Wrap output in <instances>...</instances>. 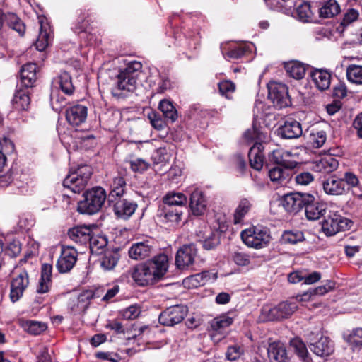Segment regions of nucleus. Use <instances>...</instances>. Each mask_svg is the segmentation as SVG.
<instances>
[{"label": "nucleus", "mask_w": 362, "mask_h": 362, "mask_svg": "<svg viewBox=\"0 0 362 362\" xmlns=\"http://www.w3.org/2000/svg\"><path fill=\"white\" fill-rule=\"evenodd\" d=\"M168 267V256L160 254L150 260L136 264L132 270V277L140 286L153 285L163 278Z\"/></svg>", "instance_id": "1"}, {"label": "nucleus", "mask_w": 362, "mask_h": 362, "mask_svg": "<svg viewBox=\"0 0 362 362\" xmlns=\"http://www.w3.org/2000/svg\"><path fill=\"white\" fill-rule=\"evenodd\" d=\"M84 199L78 204V211L81 214H93L98 212L106 199L105 190L100 187H93L86 192Z\"/></svg>", "instance_id": "2"}, {"label": "nucleus", "mask_w": 362, "mask_h": 362, "mask_svg": "<svg viewBox=\"0 0 362 362\" xmlns=\"http://www.w3.org/2000/svg\"><path fill=\"white\" fill-rule=\"evenodd\" d=\"M93 173L90 166H79L76 170L70 172L63 181V185L74 193H79L86 187Z\"/></svg>", "instance_id": "3"}, {"label": "nucleus", "mask_w": 362, "mask_h": 362, "mask_svg": "<svg viewBox=\"0 0 362 362\" xmlns=\"http://www.w3.org/2000/svg\"><path fill=\"white\" fill-rule=\"evenodd\" d=\"M240 236L248 247L254 248L265 247L271 240L269 229L261 226H253L243 230Z\"/></svg>", "instance_id": "4"}, {"label": "nucleus", "mask_w": 362, "mask_h": 362, "mask_svg": "<svg viewBox=\"0 0 362 362\" xmlns=\"http://www.w3.org/2000/svg\"><path fill=\"white\" fill-rule=\"evenodd\" d=\"M267 87L268 98L276 108L281 109L291 104L288 88L285 84L270 82Z\"/></svg>", "instance_id": "5"}, {"label": "nucleus", "mask_w": 362, "mask_h": 362, "mask_svg": "<svg viewBox=\"0 0 362 362\" xmlns=\"http://www.w3.org/2000/svg\"><path fill=\"white\" fill-rule=\"evenodd\" d=\"M233 322V318L227 315L217 316L211 320L209 329L211 340L214 343H218L224 339L228 333V328Z\"/></svg>", "instance_id": "6"}, {"label": "nucleus", "mask_w": 362, "mask_h": 362, "mask_svg": "<svg viewBox=\"0 0 362 362\" xmlns=\"http://www.w3.org/2000/svg\"><path fill=\"white\" fill-rule=\"evenodd\" d=\"M187 313V308L182 305L169 307L159 315V322L165 326H174L183 320Z\"/></svg>", "instance_id": "7"}, {"label": "nucleus", "mask_w": 362, "mask_h": 362, "mask_svg": "<svg viewBox=\"0 0 362 362\" xmlns=\"http://www.w3.org/2000/svg\"><path fill=\"white\" fill-rule=\"evenodd\" d=\"M270 160L286 169H293L298 164V156L291 151L278 148L270 155Z\"/></svg>", "instance_id": "8"}, {"label": "nucleus", "mask_w": 362, "mask_h": 362, "mask_svg": "<svg viewBox=\"0 0 362 362\" xmlns=\"http://www.w3.org/2000/svg\"><path fill=\"white\" fill-rule=\"evenodd\" d=\"M308 194L303 192L287 194L283 197L281 205L286 211L296 214L304 207Z\"/></svg>", "instance_id": "9"}, {"label": "nucleus", "mask_w": 362, "mask_h": 362, "mask_svg": "<svg viewBox=\"0 0 362 362\" xmlns=\"http://www.w3.org/2000/svg\"><path fill=\"white\" fill-rule=\"evenodd\" d=\"M197 256V250L194 245H185L180 247L176 253L175 264L177 268L183 269L193 264Z\"/></svg>", "instance_id": "10"}, {"label": "nucleus", "mask_w": 362, "mask_h": 362, "mask_svg": "<svg viewBox=\"0 0 362 362\" xmlns=\"http://www.w3.org/2000/svg\"><path fill=\"white\" fill-rule=\"evenodd\" d=\"M142 69V64L137 61H132L127 64V66L120 70L121 80L127 79L125 84L129 91H134L136 87L137 77Z\"/></svg>", "instance_id": "11"}, {"label": "nucleus", "mask_w": 362, "mask_h": 362, "mask_svg": "<svg viewBox=\"0 0 362 362\" xmlns=\"http://www.w3.org/2000/svg\"><path fill=\"white\" fill-rule=\"evenodd\" d=\"M77 251L73 247H62L61 255L57 262V268L60 273L69 272L77 260Z\"/></svg>", "instance_id": "12"}, {"label": "nucleus", "mask_w": 362, "mask_h": 362, "mask_svg": "<svg viewBox=\"0 0 362 362\" xmlns=\"http://www.w3.org/2000/svg\"><path fill=\"white\" fill-rule=\"evenodd\" d=\"M306 200L308 202L306 201L303 208L307 219L316 221L325 215L327 210L325 204L317 201L311 194H308Z\"/></svg>", "instance_id": "13"}, {"label": "nucleus", "mask_w": 362, "mask_h": 362, "mask_svg": "<svg viewBox=\"0 0 362 362\" xmlns=\"http://www.w3.org/2000/svg\"><path fill=\"white\" fill-rule=\"evenodd\" d=\"M29 284L28 274L26 271H22L11 283L10 298L13 303L17 302L23 294Z\"/></svg>", "instance_id": "14"}, {"label": "nucleus", "mask_w": 362, "mask_h": 362, "mask_svg": "<svg viewBox=\"0 0 362 362\" xmlns=\"http://www.w3.org/2000/svg\"><path fill=\"white\" fill-rule=\"evenodd\" d=\"M87 115V107L81 104L73 105L66 110V119L69 124L74 127L85 123Z\"/></svg>", "instance_id": "15"}, {"label": "nucleus", "mask_w": 362, "mask_h": 362, "mask_svg": "<svg viewBox=\"0 0 362 362\" xmlns=\"http://www.w3.org/2000/svg\"><path fill=\"white\" fill-rule=\"evenodd\" d=\"M322 189L325 194L330 196H341L346 194L343 180L333 175L322 182Z\"/></svg>", "instance_id": "16"}, {"label": "nucleus", "mask_w": 362, "mask_h": 362, "mask_svg": "<svg viewBox=\"0 0 362 362\" xmlns=\"http://www.w3.org/2000/svg\"><path fill=\"white\" fill-rule=\"evenodd\" d=\"M137 204L124 199H119L114 204V212L120 218L127 219L135 211Z\"/></svg>", "instance_id": "17"}, {"label": "nucleus", "mask_w": 362, "mask_h": 362, "mask_svg": "<svg viewBox=\"0 0 362 362\" xmlns=\"http://www.w3.org/2000/svg\"><path fill=\"white\" fill-rule=\"evenodd\" d=\"M267 354L271 360L276 362H290L285 345L280 341L269 344Z\"/></svg>", "instance_id": "18"}, {"label": "nucleus", "mask_w": 362, "mask_h": 362, "mask_svg": "<svg viewBox=\"0 0 362 362\" xmlns=\"http://www.w3.org/2000/svg\"><path fill=\"white\" fill-rule=\"evenodd\" d=\"M153 252L149 241L139 242L134 244L129 250V257L134 259H143L149 257Z\"/></svg>", "instance_id": "19"}, {"label": "nucleus", "mask_w": 362, "mask_h": 362, "mask_svg": "<svg viewBox=\"0 0 362 362\" xmlns=\"http://www.w3.org/2000/svg\"><path fill=\"white\" fill-rule=\"evenodd\" d=\"M92 233L89 227L78 226L69 230L68 235L71 240L81 245H86L90 241Z\"/></svg>", "instance_id": "20"}, {"label": "nucleus", "mask_w": 362, "mask_h": 362, "mask_svg": "<svg viewBox=\"0 0 362 362\" xmlns=\"http://www.w3.org/2000/svg\"><path fill=\"white\" fill-rule=\"evenodd\" d=\"M301 124L298 121L289 119L279 129V134L285 139H295L302 135Z\"/></svg>", "instance_id": "21"}, {"label": "nucleus", "mask_w": 362, "mask_h": 362, "mask_svg": "<svg viewBox=\"0 0 362 362\" xmlns=\"http://www.w3.org/2000/svg\"><path fill=\"white\" fill-rule=\"evenodd\" d=\"M262 149V144L256 141L248 153L250 166L257 170H260L263 167L264 156Z\"/></svg>", "instance_id": "22"}, {"label": "nucleus", "mask_w": 362, "mask_h": 362, "mask_svg": "<svg viewBox=\"0 0 362 362\" xmlns=\"http://www.w3.org/2000/svg\"><path fill=\"white\" fill-rule=\"evenodd\" d=\"M311 351L319 356H327L334 351V344L327 337H322L310 346Z\"/></svg>", "instance_id": "23"}, {"label": "nucleus", "mask_w": 362, "mask_h": 362, "mask_svg": "<svg viewBox=\"0 0 362 362\" xmlns=\"http://www.w3.org/2000/svg\"><path fill=\"white\" fill-rule=\"evenodd\" d=\"M338 166V160L330 156H327L313 162L312 168L316 172L329 173L334 171Z\"/></svg>", "instance_id": "24"}, {"label": "nucleus", "mask_w": 362, "mask_h": 362, "mask_svg": "<svg viewBox=\"0 0 362 362\" xmlns=\"http://www.w3.org/2000/svg\"><path fill=\"white\" fill-rule=\"evenodd\" d=\"M335 287V282L332 280H327L324 285L317 286L314 289H310L302 295L296 297L297 301L302 302L309 300L313 296H323L332 291Z\"/></svg>", "instance_id": "25"}, {"label": "nucleus", "mask_w": 362, "mask_h": 362, "mask_svg": "<svg viewBox=\"0 0 362 362\" xmlns=\"http://www.w3.org/2000/svg\"><path fill=\"white\" fill-rule=\"evenodd\" d=\"M189 206L192 212L195 216H201L206 210V201L203 193L199 190H194L190 197Z\"/></svg>", "instance_id": "26"}, {"label": "nucleus", "mask_w": 362, "mask_h": 362, "mask_svg": "<svg viewBox=\"0 0 362 362\" xmlns=\"http://www.w3.org/2000/svg\"><path fill=\"white\" fill-rule=\"evenodd\" d=\"M37 64L28 63L25 64L21 70V83L25 88L33 87L36 81Z\"/></svg>", "instance_id": "27"}, {"label": "nucleus", "mask_w": 362, "mask_h": 362, "mask_svg": "<svg viewBox=\"0 0 362 362\" xmlns=\"http://www.w3.org/2000/svg\"><path fill=\"white\" fill-rule=\"evenodd\" d=\"M312 81L320 90H327L331 83V74L326 70L315 69L310 74Z\"/></svg>", "instance_id": "28"}, {"label": "nucleus", "mask_w": 362, "mask_h": 362, "mask_svg": "<svg viewBox=\"0 0 362 362\" xmlns=\"http://www.w3.org/2000/svg\"><path fill=\"white\" fill-rule=\"evenodd\" d=\"M13 108L18 111H26L30 105V98L28 89L17 90L12 99Z\"/></svg>", "instance_id": "29"}, {"label": "nucleus", "mask_w": 362, "mask_h": 362, "mask_svg": "<svg viewBox=\"0 0 362 362\" xmlns=\"http://www.w3.org/2000/svg\"><path fill=\"white\" fill-rule=\"evenodd\" d=\"M340 11V6L336 0H327L318 9L319 16L322 18H333Z\"/></svg>", "instance_id": "30"}, {"label": "nucleus", "mask_w": 362, "mask_h": 362, "mask_svg": "<svg viewBox=\"0 0 362 362\" xmlns=\"http://www.w3.org/2000/svg\"><path fill=\"white\" fill-rule=\"evenodd\" d=\"M270 180L277 185H284L289 180L290 174L286 169L279 166L271 168L268 172Z\"/></svg>", "instance_id": "31"}, {"label": "nucleus", "mask_w": 362, "mask_h": 362, "mask_svg": "<svg viewBox=\"0 0 362 362\" xmlns=\"http://www.w3.org/2000/svg\"><path fill=\"white\" fill-rule=\"evenodd\" d=\"M182 213L177 209L163 206L159 210L158 216L164 223H177L181 219Z\"/></svg>", "instance_id": "32"}, {"label": "nucleus", "mask_w": 362, "mask_h": 362, "mask_svg": "<svg viewBox=\"0 0 362 362\" xmlns=\"http://www.w3.org/2000/svg\"><path fill=\"white\" fill-rule=\"evenodd\" d=\"M209 279V272H204L202 273L192 275L183 280L185 287L188 288H194L204 285Z\"/></svg>", "instance_id": "33"}, {"label": "nucleus", "mask_w": 362, "mask_h": 362, "mask_svg": "<svg viewBox=\"0 0 362 362\" xmlns=\"http://www.w3.org/2000/svg\"><path fill=\"white\" fill-rule=\"evenodd\" d=\"M119 260V254L113 251H106L100 259V264L104 271L112 270Z\"/></svg>", "instance_id": "34"}, {"label": "nucleus", "mask_w": 362, "mask_h": 362, "mask_svg": "<svg viewBox=\"0 0 362 362\" xmlns=\"http://www.w3.org/2000/svg\"><path fill=\"white\" fill-rule=\"evenodd\" d=\"M288 75L296 79H301L305 74V67L303 64L298 61H293L285 65Z\"/></svg>", "instance_id": "35"}, {"label": "nucleus", "mask_w": 362, "mask_h": 362, "mask_svg": "<svg viewBox=\"0 0 362 362\" xmlns=\"http://www.w3.org/2000/svg\"><path fill=\"white\" fill-rule=\"evenodd\" d=\"M347 80L356 85H362V66L350 64L346 70Z\"/></svg>", "instance_id": "36"}, {"label": "nucleus", "mask_w": 362, "mask_h": 362, "mask_svg": "<svg viewBox=\"0 0 362 362\" xmlns=\"http://www.w3.org/2000/svg\"><path fill=\"white\" fill-rule=\"evenodd\" d=\"M159 110L165 119L174 122L177 119V112L173 103L168 100H162L159 103Z\"/></svg>", "instance_id": "37"}, {"label": "nucleus", "mask_w": 362, "mask_h": 362, "mask_svg": "<svg viewBox=\"0 0 362 362\" xmlns=\"http://www.w3.org/2000/svg\"><path fill=\"white\" fill-rule=\"evenodd\" d=\"M252 206V204L249 199L246 198L240 199L234 213V223L235 224L241 223L245 216L251 209Z\"/></svg>", "instance_id": "38"}, {"label": "nucleus", "mask_w": 362, "mask_h": 362, "mask_svg": "<svg viewBox=\"0 0 362 362\" xmlns=\"http://www.w3.org/2000/svg\"><path fill=\"white\" fill-rule=\"evenodd\" d=\"M90 250L93 254H100L101 250L104 249L107 245V240L104 235H91L90 236V241L88 244Z\"/></svg>", "instance_id": "39"}, {"label": "nucleus", "mask_w": 362, "mask_h": 362, "mask_svg": "<svg viewBox=\"0 0 362 362\" xmlns=\"http://www.w3.org/2000/svg\"><path fill=\"white\" fill-rule=\"evenodd\" d=\"M125 187L126 182L124 178L122 175H117L113 178L110 184V197L115 196L120 197L124 193Z\"/></svg>", "instance_id": "40"}, {"label": "nucleus", "mask_w": 362, "mask_h": 362, "mask_svg": "<svg viewBox=\"0 0 362 362\" xmlns=\"http://www.w3.org/2000/svg\"><path fill=\"white\" fill-rule=\"evenodd\" d=\"M337 214L325 219L322 223V230L327 236H332L339 232Z\"/></svg>", "instance_id": "41"}, {"label": "nucleus", "mask_w": 362, "mask_h": 362, "mask_svg": "<svg viewBox=\"0 0 362 362\" xmlns=\"http://www.w3.org/2000/svg\"><path fill=\"white\" fill-rule=\"evenodd\" d=\"M164 206L171 207L173 206H182L187 203V197L180 192H170L167 194L164 198Z\"/></svg>", "instance_id": "42"}, {"label": "nucleus", "mask_w": 362, "mask_h": 362, "mask_svg": "<svg viewBox=\"0 0 362 362\" xmlns=\"http://www.w3.org/2000/svg\"><path fill=\"white\" fill-rule=\"evenodd\" d=\"M296 17L302 22L313 21L314 13L309 3L304 2L296 8Z\"/></svg>", "instance_id": "43"}, {"label": "nucleus", "mask_w": 362, "mask_h": 362, "mask_svg": "<svg viewBox=\"0 0 362 362\" xmlns=\"http://www.w3.org/2000/svg\"><path fill=\"white\" fill-rule=\"evenodd\" d=\"M296 302L295 298L293 301L282 302L277 305L280 320L290 317L297 310Z\"/></svg>", "instance_id": "44"}, {"label": "nucleus", "mask_w": 362, "mask_h": 362, "mask_svg": "<svg viewBox=\"0 0 362 362\" xmlns=\"http://www.w3.org/2000/svg\"><path fill=\"white\" fill-rule=\"evenodd\" d=\"M14 145L12 141L6 137L0 139V170L5 166L6 163V153L12 152Z\"/></svg>", "instance_id": "45"}, {"label": "nucleus", "mask_w": 362, "mask_h": 362, "mask_svg": "<svg viewBox=\"0 0 362 362\" xmlns=\"http://www.w3.org/2000/svg\"><path fill=\"white\" fill-rule=\"evenodd\" d=\"M59 83L61 90L63 93L68 95H72L74 90V87L72 83L71 77L67 72L62 73L59 78Z\"/></svg>", "instance_id": "46"}, {"label": "nucleus", "mask_w": 362, "mask_h": 362, "mask_svg": "<svg viewBox=\"0 0 362 362\" xmlns=\"http://www.w3.org/2000/svg\"><path fill=\"white\" fill-rule=\"evenodd\" d=\"M359 13L357 10L350 8L344 13V17L340 23V25L337 27V30L342 33L345 28L356 21L358 18Z\"/></svg>", "instance_id": "47"}, {"label": "nucleus", "mask_w": 362, "mask_h": 362, "mask_svg": "<svg viewBox=\"0 0 362 362\" xmlns=\"http://www.w3.org/2000/svg\"><path fill=\"white\" fill-rule=\"evenodd\" d=\"M261 317L262 320L267 321L279 320L278 307H272L269 305H264L261 310Z\"/></svg>", "instance_id": "48"}, {"label": "nucleus", "mask_w": 362, "mask_h": 362, "mask_svg": "<svg viewBox=\"0 0 362 362\" xmlns=\"http://www.w3.org/2000/svg\"><path fill=\"white\" fill-rule=\"evenodd\" d=\"M121 72L118 74L117 76V81L115 82V87L113 88L111 90L112 94L113 96L116 98H122L125 96V92L128 93L129 92L127 88H126L125 84L127 82V79L125 80H121Z\"/></svg>", "instance_id": "49"}, {"label": "nucleus", "mask_w": 362, "mask_h": 362, "mask_svg": "<svg viewBox=\"0 0 362 362\" xmlns=\"http://www.w3.org/2000/svg\"><path fill=\"white\" fill-rule=\"evenodd\" d=\"M23 326L25 330L35 335L40 334L47 328L45 324L33 320L26 321L25 322L23 323Z\"/></svg>", "instance_id": "50"}, {"label": "nucleus", "mask_w": 362, "mask_h": 362, "mask_svg": "<svg viewBox=\"0 0 362 362\" xmlns=\"http://www.w3.org/2000/svg\"><path fill=\"white\" fill-rule=\"evenodd\" d=\"M49 42V34L42 25L40 26L39 36L35 42L36 49L40 52L44 51Z\"/></svg>", "instance_id": "51"}, {"label": "nucleus", "mask_w": 362, "mask_h": 362, "mask_svg": "<svg viewBox=\"0 0 362 362\" xmlns=\"http://www.w3.org/2000/svg\"><path fill=\"white\" fill-rule=\"evenodd\" d=\"M343 180L344 185H347L346 193L353 188L358 187L360 185L358 177L352 172H346L344 174V177L341 178Z\"/></svg>", "instance_id": "52"}, {"label": "nucleus", "mask_w": 362, "mask_h": 362, "mask_svg": "<svg viewBox=\"0 0 362 362\" xmlns=\"http://www.w3.org/2000/svg\"><path fill=\"white\" fill-rule=\"evenodd\" d=\"M218 89L220 93L225 96L226 98H230V94L235 91V84L228 80L221 81L218 83Z\"/></svg>", "instance_id": "53"}, {"label": "nucleus", "mask_w": 362, "mask_h": 362, "mask_svg": "<svg viewBox=\"0 0 362 362\" xmlns=\"http://www.w3.org/2000/svg\"><path fill=\"white\" fill-rule=\"evenodd\" d=\"M327 135L324 131H318L316 133L310 134V141L315 148H320L325 143Z\"/></svg>", "instance_id": "54"}, {"label": "nucleus", "mask_w": 362, "mask_h": 362, "mask_svg": "<svg viewBox=\"0 0 362 362\" xmlns=\"http://www.w3.org/2000/svg\"><path fill=\"white\" fill-rule=\"evenodd\" d=\"M303 234L302 232L297 231V232H286L283 235V240L284 242L291 243V244H296L298 242H300L303 240Z\"/></svg>", "instance_id": "55"}, {"label": "nucleus", "mask_w": 362, "mask_h": 362, "mask_svg": "<svg viewBox=\"0 0 362 362\" xmlns=\"http://www.w3.org/2000/svg\"><path fill=\"white\" fill-rule=\"evenodd\" d=\"M243 349L237 345L228 346L226 353V357L229 361H235L243 354Z\"/></svg>", "instance_id": "56"}, {"label": "nucleus", "mask_w": 362, "mask_h": 362, "mask_svg": "<svg viewBox=\"0 0 362 362\" xmlns=\"http://www.w3.org/2000/svg\"><path fill=\"white\" fill-rule=\"evenodd\" d=\"M243 137L247 142L262 140V139L260 131L254 127L246 130L243 134Z\"/></svg>", "instance_id": "57"}, {"label": "nucleus", "mask_w": 362, "mask_h": 362, "mask_svg": "<svg viewBox=\"0 0 362 362\" xmlns=\"http://www.w3.org/2000/svg\"><path fill=\"white\" fill-rule=\"evenodd\" d=\"M314 180L313 175L309 172H302L297 174L295 177V181L299 185H308Z\"/></svg>", "instance_id": "58"}, {"label": "nucleus", "mask_w": 362, "mask_h": 362, "mask_svg": "<svg viewBox=\"0 0 362 362\" xmlns=\"http://www.w3.org/2000/svg\"><path fill=\"white\" fill-rule=\"evenodd\" d=\"M291 346L294 348L296 353L302 358L307 356L308 350L303 341L298 339H294L291 342Z\"/></svg>", "instance_id": "59"}, {"label": "nucleus", "mask_w": 362, "mask_h": 362, "mask_svg": "<svg viewBox=\"0 0 362 362\" xmlns=\"http://www.w3.org/2000/svg\"><path fill=\"white\" fill-rule=\"evenodd\" d=\"M148 118L151 125L158 130H161L165 127V122L157 113L152 112L148 114Z\"/></svg>", "instance_id": "60"}, {"label": "nucleus", "mask_w": 362, "mask_h": 362, "mask_svg": "<svg viewBox=\"0 0 362 362\" xmlns=\"http://www.w3.org/2000/svg\"><path fill=\"white\" fill-rule=\"evenodd\" d=\"M21 247L19 241L13 240L11 242L6 248V254L11 257H15L20 254Z\"/></svg>", "instance_id": "61"}, {"label": "nucleus", "mask_w": 362, "mask_h": 362, "mask_svg": "<svg viewBox=\"0 0 362 362\" xmlns=\"http://www.w3.org/2000/svg\"><path fill=\"white\" fill-rule=\"evenodd\" d=\"M140 308L136 305H131L122 312L123 317L127 320L136 319L140 315Z\"/></svg>", "instance_id": "62"}, {"label": "nucleus", "mask_w": 362, "mask_h": 362, "mask_svg": "<svg viewBox=\"0 0 362 362\" xmlns=\"http://www.w3.org/2000/svg\"><path fill=\"white\" fill-rule=\"evenodd\" d=\"M51 101L53 109L56 111H61L62 109L64 107L67 103L65 98L59 95L56 96L52 95Z\"/></svg>", "instance_id": "63"}, {"label": "nucleus", "mask_w": 362, "mask_h": 362, "mask_svg": "<svg viewBox=\"0 0 362 362\" xmlns=\"http://www.w3.org/2000/svg\"><path fill=\"white\" fill-rule=\"evenodd\" d=\"M350 341L358 346H362V328H356L349 336Z\"/></svg>", "instance_id": "64"}]
</instances>
